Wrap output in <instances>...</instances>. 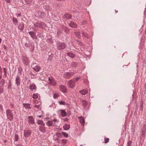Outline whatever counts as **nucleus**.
<instances>
[{
    "label": "nucleus",
    "instance_id": "62",
    "mask_svg": "<svg viewBox=\"0 0 146 146\" xmlns=\"http://www.w3.org/2000/svg\"><path fill=\"white\" fill-rule=\"evenodd\" d=\"M2 78V76L1 75H0V79H1Z\"/></svg>",
    "mask_w": 146,
    "mask_h": 146
},
{
    "label": "nucleus",
    "instance_id": "8",
    "mask_svg": "<svg viewBox=\"0 0 146 146\" xmlns=\"http://www.w3.org/2000/svg\"><path fill=\"white\" fill-rule=\"evenodd\" d=\"M48 79V83L50 84L53 86H56V82L52 78V77H49Z\"/></svg>",
    "mask_w": 146,
    "mask_h": 146
},
{
    "label": "nucleus",
    "instance_id": "2",
    "mask_svg": "<svg viewBox=\"0 0 146 146\" xmlns=\"http://www.w3.org/2000/svg\"><path fill=\"white\" fill-rule=\"evenodd\" d=\"M56 47L58 50L64 49L66 47V45L63 42L58 41L56 43Z\"/></svg>",
    "mask_w": 146,
    "mask_h": 146
},
{
    "label": "nucleus",
    "instance_id": "46",
    "mask_svg": "<svg viewBox=\"0 0 146 146\" xmlns=\"http://www.w3.org/2000/svg\"><path fill=\"white\" fill-rule=\"evenodd\" d=\"M62 29L64 30V31L66 32H67V31H68V29L65 26H63L62 27Z\"/></svg>",
    "mask_w": 146,
    "mask_h": 146
},
{
    "label": "nucleus",
    "instance_id": "9",
    "mask_svg": "<svg viewBox=\"0 0 146 146\" xmlns=\"http://www.w3.org/2000/svg\"><path fill=\"white\" fill-rule=\"evenodd\" d=\"M15 84L17 87H19L21 84L20 78L18 76L16 77L15 78Z\"/></svg>",
    "mask_w": 146,
    "mask_h": 146
},
{
    "label": "nucleus",
    "instance_id": "22",
    "mask_svg": "<svg viewBox=\"0 0 146 146\" xmlns=\"http://www.w3.org/2000/svg\"><path fill=\"white\" fill-rule=\"evenodd\" d=\"M53 122L52 121H49L46 123V125L49 127L51 126L52 125L55 126V125H53Z\"/></svg>",
    "mask_w": 146,
    "mask_h": 146
},
{
    "label": "nucleus",
    "instance_id": "19",
    "mask_svg": "<svg viewBox=\"0 0 146 146\" xmlns=\"http://www.w3.org/2000/svg\"><path fill=\"white\" fill-rule=\"evenodd\" d=\"M35 0H25L26 4H33L34 3Z\"/></svg>",
    "mask_w": 146,
    "mask_h": 146
},
{
    "label": "nucleus",
    "instance_id": "3",
    "mask_svg": "<svg viewBox=\"0 0 146 146\" xmlns=\"http://www.w3.org/2000/svg\"><path fill=\"white\" fill-rule=\"evenodd\" d=\"M44 25L45 24L44 23L40 21H37L36 23L34 24V25L35 27H39L40 29L43 28Z\"/></svg>",
    "mask_w": 146,
    "mask_h": 146
},
{
    "label": "nucleus",
    "instance_id": "25",
    "mask_svg": "<svg viewBox=\"0 0 146 146\" xmlns=\"http://www.w3.org/2000/svg\"><path fill=\"white\" fill-rule=\"evenodd\" d=\"M61 114L63 117H65L66 115V113L65 110H60Z\"/></svg>",
    "mask_w": 146,
    "mask_h": 146
},
{
    "label": "nucleus",
    "instance_id": "61",
    "mask_svg": "<svg viewBox=\"0 0 146 146\" xmlns=\"http://www.w3.org/2000/svg\"><path fill=\"white\" fill-rule=\"evenodd\" d=\"M4 143H6L7 142V141L6 140H4Z\"/></svg>",
    "mask_w": 146,
    "mask_h": 146
},
{
    "label": "nucleus",
    "instance_id": "15",
    "mask_svg": "<svg viewBox=\"0 0 146 146\" xmlns=\"http://www.w3.org/2000/svg\"><path fill=\"white\" fill-rule=\"evenodd\" d=\"M60 90L63 93H64L66 92V90L65 86L63 85H61L60 86Z\"/></svg>",
    "mask_w": 146,
    "mask_h": 146
},
{
    "label": "nucleus",
    "instance_id": "5",
    "mask_svg": "<svg viewBox=\"0 0 146 146\" xmlns=\"http://www.w3.org/2000/svg\"><path fill=\"white\" fill-rule=\"evenodd\" d=\"M31 133V131L28 129H26L24 131V137L25 139L30 136Z\"/></svg>",
    "mask_w": 146,
    "mask_h": 146
},
{
    "label": "nucleus",
    "instance_id": "1",
    "mask_svg": "<svg viewBox=\"0 0 146 146\" xmlns=\"http://www.w3.org/2000/svg\"><path fill=\"white\" fill-rule=\"evenodd\" d=\"M79 79V78H76L68 81V84L69 87L71 88H73L74 87L75 84Z\"/></svg>",
    "mask_w": 146,
    "mask_h": 146
},
{
    "label": "nucleus",
    "instance_id": "31",
    "mask_svg": "<svg viewBox=\"0 0 146 146\" xmlns=\"http://www.w3.org/2000/svg\"><path fill=\"white\" fill-rule=\"evenodd\" d=\"M75 35L76 36L79 38H80L81 37V35L80 33L79 32H76L75 33Z\"/></svg>",
    "mask_w": 146,
    "mask_h": 146
},
{
    "label": "nucleus",
    "instance_id": "36",
    "mask_svg": "<svg viewBox=\"0 0 146 146\" xmlns=\"http://www.w3.org/2000/svg\"><path fill=\"white\" fill-rule=\"evenodd\" d=\"M62 31L61 29H58L57 32V34L58 36H59L60 34L62 33Z\"/></svg>",
    "mask_w": 146,
    "mask_h": 146
},
{
    "label": "nucleus",
    "instance_id": "43",
    "mask_svg": "<svg viewBox=\"0 0 146 146\" xmlns=\"http://www.w3.org/2000/svg\"><path fill=\"white\" fill-rule=\"evenodd\" d=\"M31 44V42H30L28 43H26L25 44V46L27 48H29L30 47Z\"/></svg>",
    "mask_w": 146,
    "mask_h": 146
},
{
    "label": "nucleus",
    "instance_id": "20",
    "mask_svg": "<svg viewBox=\"0 0 146 146\" xmlns=\"http://www.w3.org/2000/svg\"><path fill=\"white\" fill-rule=\"evenodd\" d=\"M25 27V26L24 23H21L20 24L19 26L18 27V29H20L22 31L24 29Z\"/></svg>",
    "mask_w": 146,
    "mask_h": 146
},
{
    "label": "nucleus",
    "instance_id": "59",
    "mask_svg": "<svg viewBox=\"0 0 146 146\" xmlns=\"http://www.w3.org/2000/svg\"><path fill=\"white\" fill-rule=\"evenodd\" d=\"M45 9L47 10H50L49 9H48L47 7H45Z\"/></svg>",
    "mask_w": 146,
    "mask_h": 146
},
{
    "label": "nucleus",
    "instance_id": "18",
    "mask_svg": "<svg viewBox=\"0 0 146 146\" xmlns=\"http://www.w3.org/2000/svg\"><path fill=\"white\" fill-rule=\"evenodd\" d=\"M69 25L72 28H76L77 27V25L73 21L69 23Z\"/></svg>",
    "mask_w": 146,
    "mask_h": 146
},
{
    "label": "nucleus",
    "instance_id": "52",
    "mask_svg": "<svg viewBox=\"0 0 146 146\" xmlns=\"http://www.w3.org/2000/svg\"><path fill=\"white\" fill-rule=\"evenodd\" d=\"M42 115H36V117H35V118H41L42 117Z\"/></svg>",
    "mask_w": 146,
    "mask_h": 146
},
{
    "label": "nucleus",
    "instance_id": "41",
    "mask_svg": "<svg viewBox=\"0 0 146 146\" xmlns=\"http://www.w3.org/2000/svg\"><path fill=\"white\" fill-rule=\"evenodd\" d=\"M34 107L37 108L38 110H40L41 108V106L40 105L38 106L36 105H35L34 106Z\"/></svg>",
    "mask_w": 146,
    "mask_h": 146
},
{
    "label": "nucleus",
    "instance_id": "33",
    "mask_svg": "<svg viewBox=\"0 0 146 146\" xmlns=\"http://www.w3.org/2000/svg\"><path fill=\"white\" fill-rule=\"evenodd\" d=\"M82 105L84 107H86L88 104V102L87 101L84 100L82 101Z\"/></svg>",
    "mask_w": 146,
    "mask_h": 146
},
{
    "label": "nucleus",
    "instance_id": "56",
    "mask_svg": "<svg viewBox=\"0 0 146 146\" xmlns=\"http://www.w3.org/2000/svg\"><path fill=\"white\" fill-rule=\"evenodd\" d=\"M3 47H4V49L7 50V48L5 45H3Z\"/></svg>",
    "mask_w": 146,
    "mask_h": 146
},
{
    "label": "nucleus",
    "instance_id": "11",
    "mask_svg": "<svg viewBox=\"0 0 146 146\" xmlns=\"http://www.w3.org/2000/svg\"><path fill=\"white\" fill-rule=\"evenodd\" d=\"M23 61L24 64L27 65L29 64V60L28 58L25 55H24L23 56Z\"/></svg>",
    "mask_w": 146,
    "mask_h": 146
},
{
    "label": "nucleus",
    "instance_id": "38",
    "mask_svg": "<svg viewBox=\"0 0 146 146\" xmlns=\"http://www.w3.org/2000/svg\"><path fill=\"white\" fill-rule=\"evenodd\" d=\"M62 135L65 137L67 138L68 136V135L67 133L66 132H62Z\"/></svg>",
    "mask_w": 146,
    "mask_h": 146
},
{
    "label": "nucleus",
    "instance_id": "29",
    "mask_svg": "<svg viewBox=\"0 0 146 146\" xmlns=\"http://www.w3.org/2000/svg\"><path fill=\"white\" fill-rule=\"evenodd\" d=\"M22 70V68L21 67H19L18 68V73L19 74V76L21 75Z\"/></svg>",
    "mask_w": 146,
    "mask_h": 146
},
{
    "label": "nucleus",
    "instance_id": "57",
    "mask_svg": "<svg viewBox=\"0 0 146 146\" xmlns=\"http://www.w3.org/2000/svg\"><path fill=\"white\" fill-rule=\"evenodd\" d=\"M5 1L7 3H9L10 2V0H5Z\"/></svg>",
    "mask_w": 146,
    "mask_h": 146
},
{
    "label": "nucleus",
    "instance_id": "24",
    "mask_svg": "<svg viewBox=\"0 0 146 146\" xmlns=\"http://www.w3.org/2000/svg\"><path fill=\"white\" fill-rule=\"evenodd\" d=\"M37 123L38 125H45V123L43 121L41 120H38L37 121Z\"/></svg>",
    "mask_w": 146,
    "mask_h": 146
},
{
    "label": "nucleus",
    "instance_id": "40",
    "mask_svg": "<svg viewBox=\"0 0 146 146\" xmlns=\"http://www.w3.org/2000/svg\"><path fill=\"white\" fill-rule=\"evenodd\" d=\"M18 135L17 134L15 133V140L16 141H17L18 140Z\"/></svg>",
    "mask_w": 146,
    "mask_h": 146
},
{
    "label": "nucleus",
    "instance_id": "44",
    "mask_svg": "<svg viewBox=\"0 0 146 146\" xmlns=\"http://www.w3.org/2000/svg\"><path fill=\"white\" fill-rule=\"evenodd\" d=\"M109 139L108 138H104V143H107L109 142Z\"/></svg>",
    "mask_w": 146,
    "mask_h": 146
},
{
    "label": "nucleus",
    "instance_id": "30",
    "mask_svg": "<svg viewBox=\"0 0 146 146\" xmlns=\"http://www.w3.org/2000/svg\"><path fill=\"white\" fill-rule=\"evenodd\" d=\"M3 72L4 73V76L5 77L7 76V70L6 68H3Z\"/></svg>",
    "mask_w": 146,
    "mask_h": 146
},
{
    "label": "nucleus",
    "instance_id": "51",
    "mask_svg": "<svg viewBox=\"0 0 146 146\" xmlns=\"http://www.w3.org/2000/svg\"><path fill=\"white\" fill-rule=\"evenodd\" d=\"M132 141H129L127 142V145L128 146H131V144Z\"/></svg>",
    "mask_w": 146,
    "mask_h": 146
},
{
    "label": "nucleus",
    "instance_id": "4",
    "mask_svg": "<svg viewBox=\"0 0 146 146\" xmlns=\"http://www.w3.org/2000/svg\"><path fill=\"white\" fill-rule=\"evenodd\" d=\"M35 16L37 17L43 18L46 16L45 13L42 11H38L35 13Z\"/></svg>",
    "mask_w": 146,
    "mask_h": 146
},
{
    "label": "nucleus",
    "instance_id": "47",
    "mask_svg": "<svg viewBox=\"0 0 146 146\" xmlns=\"http://www.w3.org/2000/svg\"><path fill=\"white\" fill-rule=\"evenodd\" d=\"M56 136L59 137H61L62 136V135L61 133H56Z\"/></svg>",
    "mask_w": 146,
    "mask_h": 146
},
{
    "label": "nucleus",
    "instance_id": "54",
    "mask_svg": "<svg viewBox=\"0 0 146 146\" xmlns=\"http://www.w3.org/2000/svg\"><path fill=\"white\" fill-rule=\"evenodd\" d=\"M72 64L73 66H76V63L73 62L72 63Z\"/></svg>",
    "mask_w": 146,
    "mask_h": 146
},
{
    "label": "nucleus",
    "instance_id": "6",
    "mask_svg": "<svg viewBox=\"0 0 146 146\" xmlns=\"http://www.w3.org/2000/svg\"><path fill=\"white\" fill-rule=\"evenodd\" d=\"M74 74V73L73 72H67L64 73V77L65 78H69L71 76H73Z\"/></svg>",
    "mask_w": 146,
    "mask_h": 146
},
{
    "label": "nucleus",
    "instance_id": "49",
    "mask_svg": "<svg viewBox=\"0 0 146 146\" xmlns=\"http://www.w3.org/2000/svg\"><path fill=\"white\" fill-rule=\"evenodd\" d=\"M62 142L63 143L66 144V143L67 140L66 139H63L62 140Z\"/></svg>",
    "mask_w": 146,
    "mask_h": 146
},
{
    "label": "nucleus",
    "instance_id": "13",
    "mask_svg": "<svg viewBox=\"0 0 146 146\" xmlns=\"http://www.w3.org/2000/svg\"><path fill=\"white\" fill-rule=\"evenodd\" d=\"M72 16L71 15L69 14H66L64 15L63 20H67L70 19H71Z\"/></svg>",
    "mask_w": 146,
    "mask_h": 146
},
{
    "label": "nucleus",
    "instance_id": "34",
    "mask_svg": "<svg viewBox=\"0 0 146 146\" xmlns=\"http://www.w3.org/2000/svg\"><path fill=\"white\" fill-rule=\"evenodd\" d=\"M85 119H80L79 121L82 125L83 126L84 125V124L85 123Z\"/></svg>",
    "mask_w": 146,
    "mask_h": 146
},
{
    "label": "nucleus",
    "instance_id": "39",
    "mask_svg": "<svg viewBox=\"0 0 146 146\" xmlns=\"http://www.w3.org/2000/svg\"><path fill=\"white\" fill-rule=\"evenodd\" d=\"M38 95L37 94H34L33 95V97L34 99H36L38 98Z\"/></svg>",
    "mask_w": 146,
    "mask_h": 146
},
{
    "label": "nucleus",
    "instance_id": "23",
    "mask_svg": "<svg viewBox=\"0 0 146 146\" xmlns=\"http://www.w3.org/2000/svg\"><path fill=\"white\" fill-rule=\"evenodd\" d=\"M70 127V125L66 124L64 125L63 128L64 130H67L69 129Z\"/></svg>",
    "mask_w": 146,
    "mask_h": 146
},
{
    "label": "nucleus",
    "instance_id": "28",
    "mask_svg": "<svg viewBox=\"0 0 146 146\" xmlns=\"http://www.w3.org/2000/svg\"><path fill=\"white\" fill-rule=\"evenodd\" d=\"M13 21L14 24L17 25L18 23V21L17 19L14 18H13Z\"/></svg>",
    "mask_w": 146,
    "mask_h": 146
},
{
    "label": "nucleus",
    "instance_id": "16",
    "mask_svg": "<svg viewBox=\"0 0 146 146\" xmlns=\"http://www.w3.org/2000/svg\"><path fill=\"white\" fill-rule=\"evenodd\" d=\"M45 125H41L39 127V130L40 131L44 133L46 131V127H44Z\"/></svg>",
    "mask_w": 146,
    "mask_h": 146
},
{
    "label": "nucleus",
    "instance_id": "21",
    "mask_svg": "<svg viewBox=\"0 0 146 146\" xmlns=\"http://www.w3.org/2000/svg\"><path fill=\"white\" fill-rule=\"evenodd\" d=\"M23 106L26 109H29L31 108V105L29 104L23 103Z\"/></svg>",
    "mask_w": 146,
    "mask_h": 146
},
{
    "label": "nucleus",
    "instance_id": "26",
    "mask_svg": "<svg viewBox=\"0 0 146 146\" xmlns=\"http://www.w3.org/2000/svg\"><path fill=\"white\" fill-rule=\"evenodd\" d=\"M67 54L69 56L72 58H74L75 56L74 54L71 52H68Z\"/></svg>",
    "mask_w": 146,
    "mask_h": 146
},
{
    "label": "nucleus",
    "instance_id": "63",
    "mask_svg": "<svg viewBox=\"0 0 146 146\" xmlns=\"http://www.w3.org/2000/svg\"><path fill=\"white\" fill-rule=\"evenodd\" d=\"M65 119V121H67L68 120V119Z\"/></svg>",
    "mask_w": 146,
    "mask_h": 146
},
{
    "label": "nucleus",
    "instance_id": "53",
    "mask_svg": "<svg viewBox=\"0 0 146 146\" xmlns=\"http://www.w3.org/2000/svg\"><path fill=\"white\" fill-rule=\"evenodd\" d=\"M17 17H20L21 16V13H19L18 14H17Z\"/></svg>",
    "mask_w": 146,
    "mask_h": 146
},
{
    "label": "nucleus",
    "instance_id": "10",
    "mask_svg": "<svg viewBox=\"0 0 146 146\" xmlns=\"http://www.w3.org/2000/svg\"><path fill=\"white\" fill-rule=\"evenodd\" d=\"M88 91H89V94H90V88L89 89H88V90H80L79 91V92L82 95L85 96L88 92Z\"/></svg>",
    "mask_w": 146,
    "mask_h": 146
},
{
    "label": "nucleus",
    "instance_id": "7",
    "mask_svg": "<svg viewBox=\"0 0 146 146\" xmlns=\"http://www.w3.org/2000/svg\"><path fill=\"white\" fill-rule=\"evenodd\" d=\"M6 113L8 119L10 118H12L13 117V113L11 110L9 109L7 110Z\"/></svg>",
    "mask_w": 146,
    "mask_h": 146
},
{
    "label": "nucleus",
    "instance_id": "32",
    "mask_svg": "<svg viewBox=\"0 0 146 146\" xmlns=\"http://www.w3.org/2000/svg\"><path fill=\"white\" fill-rule=\"evenodd\" d=\"M5 83V80L4 79H2L0 81V85L1 86H3L4 85Z\"/></svg>",
    "mask_w": 146,
    "mask_h": 146
},
{
    "label": "nucleus",
    "instance_id": "64",
    "mask_svg": "<svg viewBox=\"0 0 146 146\" xmlns=\"http://www.w3.org/2000/svg\"><path fill=\"white\" fill-rule=\"evenodd\" d=\"M17 146H22V145H17Z\"/></svg>",
    "mask_w": 146,
    "mask_h": 146
},
{
    "label": "nucleus",
    "instance_id": "42",
    "mask_svg": "<svg viewBox=\"0 0 146 146\" xmlns=\"http://www.w3.org/2000/svg\"><path fill=\"white\" fill-rule=\"evenodd\" d=\"M59 95L57 93H55L53 94V97L54 98H58Z\"/></svg>",
    "mask_w": 146,
    "mask_h": 146
},
{
    "label": "nucleus",
    "instance_id": "60",
    "mask_svg": "<svg viewBox=\"0 0 146 146\" xmlns=\"http://www.w3.org/2000/svg\"><path fill=\"white\" fill-rule=\"evenodd\" d=\"M2 41V40L1 38H0V44L1 43V42Z\"/></svg>",
    "mask_w": 146,
    "mask_h": 146
},
{
    "label": "nucleus",
    "instance_id": "50",
    "mask_svg": "<svg viewBox=\"0 0 146 146\" xmlns=\"http://www.w3.org/2000/svg\"><path fill=\"white\" fill-rule=\"evenodd\" d=\"M54 140L55 141H57L58 143H59V142L60 140H59V139H58V138L57 137H54Z\"/></svg>",
    "mask_w": 146,
    "mask_h": 146
},
{
    "label": "nucleus",
    "instance_id": "27",
    "mask_svg": "<svg viewBox=\"0 0 146 146\" xmlns=\"http://www.w3.org/2000/svg\"><path fill=\"white\" fill-rule=\"evenodd\" d=\"M36 88L35 85L34 84H32L30 86V88L32 90H35Z\"/></svg>",
    "mask_w": 146,
    "mask_h": 146
},
{
    "label": "nucleus",
    "instance_id": "45",
    "mask_svg": "<svg viewBox=\"0 0 146 146\" xmlns=\"http://www.w3.org/2000/svg\"><path fill=\"white\" fill-rule=\"evenodd\" d=\"M37 36L38 37L40 38L42 37L43 36L42 33L40 32H38V33Z\"/></svg>",
    "mask_w": 146,
    "mask_h": 146
},
{
    "label": "nucleus",
    "instance_id": "37",
    "mask_svg": "<svg viewBox=\"0 0 146 146\" xmlns=\"http://www.w3.org/2000/svg\"><path fill=\"white\" fill-rule=\"evenodd\" d=\"M34 119H29V120L28 121L29 123L31 124H35V123L34 121Z\"/></svg>",
    "mask_w": 146,
    "mask_h": 146
},
{
    "label": "nucleus",
    "instance_id": "14",
    "mask_svg": "<svg viewBox=\"0 0 146 146\" xmlns=\"http://www.w3.org/2000/svg\"><path fill=\"white\" fill-rule=\"evenodd\" d=\"M34 65V66L33 67V69L36 72H38L40 69V67L38 65H36V64L33 65V66Z\"/></svg>",
    "mask_w": 146,
    "mask_h": 146
},
{
    "label": "nucleus",
    "instance_id": "17",
    "mask_svg": "<svg viewBox=\"0 0 146 146\" xmlns=\"http://www.w3.org/2000/svg\"><path fill=\"white\" fill-rule=\"evenodd\" d=\"M142 136L143 137L145 136V134L146 133V126L144 125L142 130Z\"/></svg>",
    "mask_w": 146,
    "mask_h": 146
},
{
    "label": "nucleus",
    "instance_id": "35",
    "mask_svg": "<svg viewBox=\"0 0 146 146\" xmlns=\"http://www.w3.org/2000/svg\"><path fill=\"white\" fill-rule=\"evenodd\" d=\"M82 35L84 36V37H87L88 36V34H87L86 32H82Z\"/></svg>",
    "mask_w": 146,
    "mask_h": 146
},
{
    "label": "nucleus",
    "instance_id": "58",
    "mask_svg": "<svg viewBox=\"0 0 146 146\" xmlns=\"http://www.w3.org/2000/svg\"><path fill=\"white\" fill-rule=\"evenodd\" d=\"M53 121H54V122H56L57 121V120L56 119H54V120H53Z\"/></svg>",
    "mask_w": 146,
    "mask_h": 146
},
{
    "label": "nucleus",
    "instance_id": "12",
    "mask_svg": "<svg viewBox=\"0 0 146 146\" xmlns=\"http://www.w3.org/2000/svg\"><path fill=\"white\" fill-rule=\"evenodd\" d=\"M29 33L33 39H35L36 38V37L35 35L36 33L34 31H30L29 32Z\"/></svg>",
    "mask_w": 146,
    "mask_h": 146
},
{
    "label": "nucleus",
    "instance_id": "48",
    "mask_svg": "<svg viewBox=\"0 0 146 146\" xmlns=\"http://www.w3.org/2000/svg\"><path fill=\"white\" fill-rule=\"evenodd\" d=\"M59 103L60 105H65V103L64 101H60Z\"/></svg>",
    "mask_w": 146,
    "mask_h": 146
},
{
    "label": "nucleus",
    "instance_id": "55",
    "mask_svg": "<svg viewBox=\"0 0 146 146\" xmlns=\"http://www.w3.org/2000/svg\"><path fill=\"white\" fill-rule=\"evenodd\" d=\"M2 72V69L1 66H0V74H1Z\"/></svg>",
    "mask_w": 146,
    "mask_h": 146
}]
</instances>
